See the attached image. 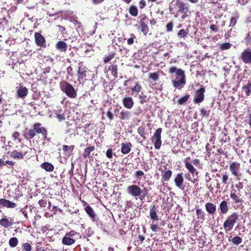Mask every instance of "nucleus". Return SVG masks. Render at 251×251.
Wrapping results in <instances>:
<instances>
[{
    "mask_svg": "<svg viewBox=\"0 0 251 251\" xmlns=\"http://www.w3.org/2000/svg\"><path fill=\"white\" fill-rule=\"evenodd\" d=\"M23 136L25 139L29 141L32 140L34 143L39 144L47 138L48 130L40 123H36L31 128H25Z\"/></svg>",
    "mask_w": 251,
    "mask_h": 251,
    "instance_id": "1",
    "label": "nucleus"
},
{
    "mask_svg": "<svg viewBox=\"0 0 251 251\" xmlns=\"http://www.w3.org/2000/svg\"><path fill=\"white\" fill-rule=\"evenodd\" d=\"M169 10L171 14L177 18L180 14H182L181 18L185 19L189 13V4L181 0H175L169 4Z\"/></svg>",
    "mask_w": 251,
    "mask_h": 251,
    "instance_id": "2",
    "label": "nucleus"
},
{
    "mask_svg": "<svg viewBox=\"0 0 251 251\" xmlns=\"http://www.w3.org/2000/svg\"><path fill=\"white\" fill-rule=\"evenodd\" d=\"M168 72L170 74H176V78L179 80L173 79L172 80V83L173 86L179 90L181 89L186 84V75L185 72L181 69H177L175 66H171L169 68Z\"/></svg>",
    "mask_w": 251,
    "mask_h": 251,
    "instance_id": "3",
    "label": "nucleus"
},
{
    "mask_svg": "<svg viewBox=\"0 0 251 251\" xmlns=\"http://www.w3.org/2000/svg\"><path fill=\"white\" fill-rule=\"evenodd\" d=\"M94 74L92 71L89 70L86 66L82 64V63H78L77 70V80L84 81L91 79L93 77Z\"/></svg>",
    "mask_w": 251,
    "mask_h": 251,
    "instance_id": "4",
    "label": "nucleus"
},
{
    "mask_svg": "<svg viewBox=\"0 0 251 251\" xmlns=\"http://www.w3.org/2000/svg\"><path fill=\"white\" fill-rule=\"evenodd\" d=\"M127 193L134 197L140 196V199L142 200L148 195V191L146 188L143 190L138 185L132 184L127 187Z\"/></svg>",
    "mask_w": 251,
    "mask_h": 251,
    "instance_id": "5",
    "label": "nucleus"
},
{
    "mask_svg": "<svg viewBox=\"0 0 251 251\" xmlns=\"http://www.w3.org/2000/svg\"><path fill=\"white\" fill-rule=\"evenodd\" d=\"M61 91L69 98L74 99L77 96V93L74 87L66 81H62L59 83Z\"/></svg>",
    "mask_w": 251,
    "mask_h": 251,
    "instance_id": "6",
    "label": "nucleus"
},
{
    "mask_svg": "<svg viewBox=\"0 0 251 251\" xmlns=\"http://www.w3.org/2000/svg\"><path fill=\"white\" fill-rule=\"evenodd\" d=\"M162 132V129L161 128H157L152 136L151 138V140L154 143V148L158 150L160 148L162 144L161 141V133Z\"/></svg>",
    "mask_w": 251,
    "mask_h": 251,
    "instance_id": "7",
    "label": "nucleus"
},
{
    "mask_svg": "<svg viewBox=\"0 0 251 251\" xmlns=\"http://www.w3.org/2000/svg\"><path fill=\"white\" fill-rule=\"evenodd\" d=\"M240 59L245 64H251V49L247 48L241 53Z\"/></svg>",
    "mask_w": 251,
    "mask_h": 251,
    "instance_id": "8",
    "label": "nucleus"
},
{
    "mask_svg": "<svg viewBox=\"0 0 251 251\" xmlns=\"http://www.w3.org/2000/svg\"><path fill=\"white\" fill-rule=\"evenodd\" d=\"M205 91V88L202 85L196 91L194 98V102L195 103H200L203 101L204 99Z\"/></svg>",
    "mask_w": 251,
    "mask_h": 251,
    "instance_id": "9",
    "label": "nucleus"
},
{
    "mask_svg": "<svg viewBox=\"0 0 251 251\" xmlns=\"http://www.w3.org/2000/svg\"><path fill=\"white\" fill-rule=\"evenodd\" d=\"M240 164L236 161L231 162L229 165V171L233 176L239 177L241 176L240 172Z\"/></svg>",
    "mask_w": 251,
    "mask_h": 251,
    "instance_id": "10",
    "label": "nucleus"
},
{
    "mask_svg": "<svg viewBox=\"0 0 251 251\" xmlns=\"http://www.w3.org/2000/svg\"><path fill=\"white\" fill-rule=\"evenodd\" d=\"M28 93V90L26 87L22 85L16 87V97L17 99H25Z\"/></svg>",
    "mask_w": 251,
    "mask_h": 251,
    "instance_id": "11",
    "label": "nucleus"
},
{
    "mask_svg": "<svg viewBox=\"0 0 251 251\" xmlns=\"http://www.w3.org/2000/svg\"><path fill=\"white\" fill-rule=\"evenodd\" d=\"M53 117L58 122H62L66 119V114L64 111L60 108H57L54 110L53 112Z\"/></svg>",
    "mask_w": 251,
    "mask_h": 251,
    "instance_id": "12",
    "label": "nucleus"
},
{
    "mask_svg": "<svg viewBox=\"0 0 251 251\" xmlns=\"http://www.w3.org/2000/svg\"><path fill=\"white\" fill-rule=\"evenodd\" d=\"M35 41L36 45L40 47H46V40L44 36L39 32L34 33Z\"/></svg>",
    "mask_w": 251,
    "mask_h": 251,
    "instance_id": "13",
    "label": "nucleus"
},
{
    "mask_svg": "<svg viewBox=\"0 0 251 251\" xmlns=\"http://www.w3.org/2000/svg\"><path fill=\"white\" fill-rule=\"evenodd\" d=\"M122 103L124 107L127 109L132 108L134 104L133 99L129 96L124 97L122 99Z\"/></svg>",
    "mask_w": 251,
    "mask_h": 251,
    "instance_id": "14",
    "label": "nucleus"
},
{
    "mask_svg": "<svg viewBox=\"0 0 251 251\" xmlns=\"http://www.w3.org/2000/svg\"><path fill=\"white\" fill-rule=\"evenodd\" d=\"M147 19L146 16L142 18L139 21L140 28L141 31L143 33L144 35H146L149 32V28L147 25V23H146L144 21Z\"/></svg>",
    "mask_w": 251,
    "mask_h": 251,
    "instance_id": "15",
    "label": "nucleus"
},
{
    "mask_svg": "<svg viewBox=\"0 0 251 251\" xmlns=\"http://www.w3.org/2000/svg\"><path fill=\"white\" fill-rule=\"evenodd\" d=\"M174 181L177 187L181 189L184 188V178L182 173H178L177 174L175 178Z\"/></svg>",
    "mask_w": 251,
    "mask_h": 251,
    "instance_id": "16",
    "label": "nucleus"
},
{
    "mask_svg": "<svg viewBox=\"0 0 251 251\" xmlns=\"http://www.w3.org/2000/svg\"><path fill=\"white\" fill-rule=\"evenodd\" d=\"M0 205L7 208H14L17 206V204L5 199H0Z\"/></svg>",
    "mask_w": 251,
    "mask_h": 251,
    "instance_id": "17",
    "label": "nucleus"
},
{
    "mask_svg": "<svg viewBox=\"0 0 251 251\" xmlns=\"http://www.w3.org/2000/svg\"><path fill=\"white\" fill-rule=\"evenodd\" d=\"M190 159V158L188 157L184 160V163L185 167L192 175H193L195 173L197 174L198 172H197L196 169L194 167L192 164L188 160V159Z\"/></svg>",
    "mask_w": 251,
    "mask_h": 251,
    "instance_id": "18",
    "label": "nucleus"
},
{
    "mask_svg": "<svg viewBox=\"0 0 251 251\" xmlns=\"http://www.w3.org/2000/svg\"><path fill=\"white\" fill-rule=\"evenodd\" d=\"M132 144L130 142L122 143L121 144V152L123 154L128 153L131 150Z\"/></svg>",
    "mask_w": 251,
    "mask_h": 251,
    "instance_id": "19",
    "label": "nucleus"
},
{
    "mask_svg": "<svg viewBox=\"0 0 251 251\" xmlns=\"http://www.w3.org/2000/svg\"><path fill=\"white\" fill-rule=\"evenodd\" d=\"M205 208L206 211L210 215H213L216 211V205L212 202H207L205 204Z\"/></svg>",
    "mask_w": 251,
    "mask_h": 251,
    "instance_id": "20",
    "label": "nucleus"
},
{
    "mask_svg": "<svg viewBox=\"0 0 251 251\" xmlns=\"http://www.w3.org/2000/svg\"><path fill=\"white\" fill-rule=\"evenodd\" d=\"M131 116V114L130 112L125 109H123L121 111L118 118L121 120L126 121L130 119Z\"/></svg>",
    "mask_w": 251,
    "mask_h": 251,
    "instance_id": "21",
    "label": "nucleus"
},
{
    "mask_svg": "<svg viewBox=\"0 0 251 251\" xmlns=\"http://www.w3.org/2000/svg\"><path fill=\"white\" fill-rule=\"evenodd\" d=\"M55 47L57 50L61 52H65L67 50L68 46L65 42L59 41L56 43Z\"/></svg>",
    "mask_w": 251,
    "mask_h": 251,
    "instance_id": "22",
    "label": "nucleus"
},
{
    "mask_svg": "<svg viewBox=\"0 0 251 251\" xmlns=\"http://www.w3.org/2000/svg\"><path fill=\"white\" fill-rule=\"evenodd\" d=\"M142 89V87L139 82L137 81L135 83V85L133 87H131L130 88L131 95H134L135 94L137 95L141 91Z\"/></svg>",
    "mask_w": 251,
    "mask_h": 251,
    "instance_id": "23",
    "label": "nucleus"
},
{
    "mask_svg": "<svg viewBox=\"0 0 251 251\" xmlns=\"http://www.w3.org/2000/svg\"><path fill=\"white\" fill-rule=\"evenodd\" d=\"M219 209L221 213L223 214H226L228 211L227 202L226 201H223L220 204Z\"/></svg>",
    "mask_w": 251,
    "mask_h": 251,
    "instance_id": "24",
    "label": "nucleus"
},
{
    "mask_svg": "<svg viewBox=\"0 0 251 251\" xmlns=\"http://www.w3.org/2000/svg\"><path fill=\"white\" fill-rule=\"evenodd\" d=\"M128 11L129 14L132 17H137L138 15V9L135 5H130L129 7Z\"/></svg>",
    "mask_w": 251,
    "mask_h": 251,
    "instance_id": "25",
    "label": "nucleus"
},
{
    "mask_svg": "<svg viewBox=\"0 0 251 251\" xmlns=\"http://www.w3.org/2000/svg\"><path fill=\"white\" fill-rule=\"evenodd\" d=\"M94 146H89L85 149H84L83 153V157L84 158H90V153L91 152L95 150Z\"/></svg>",
    "mask_w": 251,
    "mask_h": 251,
    "instance_id": "26",
    "label": "nucleus"
},
{
    "mask_svg": "<svg viewBox=\"0 0 251 251\" xmlns=\"http://www.w3.org/2000/svg\"><path fill=\"white\" fill-rule=\"evenodd\" d=\"M75 240L65 234L62 239V244L65 245H71L75 242Z\"/></svg>",
    "mask_w": 251,
    "mask_h": 251,
    "instance_id": "27",
    "label": "nucleus"
},
{
    "mask_svg": "<svg viewBox=\"0 0 251 251\" xmlns=\"http://www.w3.org/2000/svg\"><path fill=\"white\" fill-rule=\"evenodd\" d=\"M163 174L162 175V181H168L171 177L172 175V171L171 170L162 171Z\"/></svg>",
    "mask_w": 251,
    "mask_h": 251,
    "instance_id": "28",
    "label": "nucleus"
},
{
    "mask_svg": "<svg viewBox=\"0 0 251 251\" xmlns=\"http://www.w3.org/2000/svg\"><path fill=\"white\" fill-rule=\"evenodd\" d=\"M158 212L157 207L155 205L152 206L150 210V214L152 220H158L157 212Z\"/></svg>",
    "mask_w": 251,
    "mask_h": 251,
    "instance_id": "29",
    "label": "nucleus"
},
{
    "mask_svg": "<svg viewBox=\"0 0 251 251\" xmlns=\"http://www.w3.org/2000/svg\"><path fill=\"white\" fill-rule=\"evenodd\" d=\"M41 167L42 169H45L47 172H52L54 170L53 165L48 162H45L42 163L41 165Z\"/></svg>",
    "mask_w": 251,
    "mask_h": 251,
    "instance_id": "30",
    "label": "nucleus"
},
{
    "mask_svg": "<svg viewBox=\"0 0 251 251\" xmlns=\"http://www.w3.org/2000/svg\"><path fill=\"white\" fill-rule=\"evenodd\" d=\"M84 209L90 218L93 219L95 218L96 215L94 212V210L90 206L88 205L84 208Z\"/></svg>",
    "mask_w": 251,
    "mask_h": 251,
    "instance_id": "31",
    "label": "nucleus"
},
{
    "mask_svg": "<svg viewBox=\"0 0 251 251\" xmlns=\"http://www.w3.org/2000/svg\"><path fill=\"white\" fill-rule=\"evenodd\" d=\"M242 89L247 96H250L251 94V81L249 80L248 83L243 86Z\"/></svg>",
    "mask_w": 251,
    "mask_h": 251,
    "instance_id": "32",
    "label": "nucleus"
},
{
    "mask_svg": "<svg viewBox=\"0 0 251 251\" xmlns=\"http://www.w3.org/2000/svg\"><path fill=\"white\" fill-rule=\"evenodd\" d=\"M108 69L111 71V75L115 77H118V66L112 64L109 66Z\"/></svg>",
    "mask_w": 251,
    "mask_h": 251,
    "instance_id": "33",
    "label": "nucleus"
},
{
    "mask_svg": "<svg viewBox=\"0 0 251 251\" xmlns=\"http://www.w3.org/2000/svg\"><path fill=\"white\" fill-rule=\"evenodd\" d=\"M236 221H225L224 224V226L226 230L230 231L234 225Z\"/></svg>",
    "mask_w": 251,
    "mask_h": 251,
    "instance_id": "34",
    "label": "nucleus"
},
{
    "mask_svg": "<svg viewBox=\"0 0 251 251\" xmlns=\"http://www.w3.org/2000/svg\"><path fill=\"white\" fill-rule=\"evenodd\" d=\"M11 157L14 159H23V153L18 152L17 151L14 150L11 154Z\"/></svg>",
    "mask_w": 251,
    "mask_h": 251,
    "instance_id": "35",
    "label": "nucleus"
},
{
    "mask_svg": "<svg viewBox=\"0 0 251 251\" xmlns=\"http://www.w3.org/2000/svg\"><path fill=\"white\" fill-rule=\"evenodd\" d=\"M137 132L141 137L143 138V140H145L147 138V132L145 131V127L144 126H139L138 128Z\"/></svg>",
    "mask_w": 251,
    "mask_h": 251,
    "instance_id": "36",
    "label": "nucleus"
},
{
    "mask_svg": "<svg viewBox=\"0 0 251 251\" xmlns=\"http://www.w3.org/2000/svg\"><path fill=\"white\" fill-rule=\"evenodd\" d=\"M230 197L234 203L242 202V199L235 193H231L230 194Z\"/></svg>",
    "mask_w": 251,
    "mask_h": 251,
    "instance_id": "37",
    "label": "nucleus"
},
{
    "mask_svg": "<svg viewBox=\"0 0 251 251\" xmlns=\"http://www.w3.org/2000/svg\"><path fill=\"white\" fill-rule=\"evenodd\" d=\"M75 149L74 145L71 146H67V145H63L62 147V150L65 152H67L69 154H71L74 151Z\"/></svg>",
    "mask_w": 251,
    "mask_h": 251,
    "instance_id": "38",
    "label": "nucleus"
},
{
    "mask_svg": "<svg viewBox=\"0 0 251 251\" xmlns=\"http://www.w3.org/2000/svg\"><path fill=\"white\" fill-rule=\"evenodd\" d=\"M38 203L41 208H44L47 205V197H44L42 199L38 200Z\"/></svg>",
    "mask_w": 251,
    "mask_h": 251,
    "instance_id": "39",
    "label": "nucleus"
},
{
    "mask_svg": "<svg viewBox=\"0 0 251 251\" xmlns=\"http://www.w3.org/2000/svg\"><path fill=\"white\" fill-rule=\"evenodd\" d=\"M139 99L140 100V103L141 104H143L149 100L147 96L145 95L143 93H142L141 95H139Z\"/></svg>",
    "mask_w": 251,
    "mask_h": 251,
    "instance_id": "40",
    "label": "nucleus"
},
{
    "mask_svg": "<svg viewBox=\"0 0 251 251\" xmlns=\"http://www.w3.org/2000/svg\"><path fill=\"white\" fill-rule=\"evenodd\" d=\"M18 244V240L16 237H12L9 240V245L12 248H14Z\"/></svg>",
    "mask_w": 251,
    "mask_h": 251,
    "instance_id": "41",
    "label": "nucleus"
},
{
    "mask_svg": "<svg viewBox=\"0 0 251 251\" xmlns=\"http://www.w3.org/2000/svg\"><path fill=\"white\" fill-rule=\"evenodd\" d=\"M149 77L152 79L154 81H156L159 79V74L158 72L150 73Z\"/></svg>",
    "mask_w": 251,
    "mask_h": 251,
    "instance_id": "42",
    "label": "nucleus"
},
{
    "mask_svg": "<svg viewBox=\"0 0 251 251\" xmlns=\"http://www.w3.org/2000/svg\"><path fill=\"white\" fill-rule=\"evenodd\" d=\"M189 98H190V95L188 94L186 95L185 96H184L183 97H181L178 100V101H177L178 104L179 105H182V104H184L185 103H186L187 102V101L189 100Z\"/></svg>",
    "mask_w": 251,
    "mask_h": 251,
    "instance_id": "43",
    "label": "nucleus"
},
{
    "mask_svg": "<svg viewBox=\"0 0 251 251\" xmlns=\"http://www.w3.org/2000/svg\"><path fill=\"white\" fill-rule=\"evenodd\" d=\"M232 46V44L229 43H224L222 44L219 49L221 50H225L229 49Z\"/></svg>",
    "mask_w": 251,
    "mask_h": 251,
    "instance_id": "44",
    "label": "nucleus"
},
{
    "mask_svg": "<svg viewBox=\"0 0 251 251\" xmlns=\"http://www.w3.org/2000/svg\"><path fill=\"white\" fill-rule=\"evenodd\" d=\"M220 138H221V141L224 142H228L230 140V138L229 136H227V134L226 133L223 132V131L220 132Z\"/></svg>",
    "mask_w": 251,
    "mask_h": 251,
    "instance_id": "45",
    "label": "nucleus"
},
{
    "mask_svg": "<svg viewBox=\"0 0 251 251\" xmlns=\"http://www.w3.org/2000/svg\"><path fill=\"white\" fill-rule=\"evenodd\" d=\"M116 55V53L115 52H112L109 54L108 55L104 57L103 58V62L104 63H107L109 62L110 61H111L112 59L114 58Z\"/></svg>",
    "mask_w": 251,
    "mask_h": 251,
    "instance_id": "46",
    "label": "nucleus"
},
{
    "mask_svg": "<svg viewBox=\"0 0 251 251\" xmlns=\"http://www.w3.org/2000/svg\"><path fill=\"white\" fill-rule=\"evenodd\" d=\"M188 34V30H185L184 29H180L177 33V36L178 37L184 38Z\"/></svg>",
    "mask_w": 251,
    "mask_h": 251,
    "instance_id": "47",
    "label": "nucleus"
},
{
    "mask_svg": "<svg viewBox=\"0 0 251 251\" xmlns=\"http://www.w3.org/2000/svg\"><path fill=\"white\" fill-rule=\"evenodd\" d=\"M200 115L202 117H208L210 113V111L209 110H207L204 108H202L200 109Z\"/></svg>",
    "mask_w": 251,
    "mask_h": 251,
    "instance_id": "48",
    "label": "nucleus"
},
{
    "mask_svg": "<svg viewBox=\"0 0 251 251\" xmlns=\"http://www.w3.org/2000/svg\"><path fill=\"white\" fill-rule=\"evenodd\" d=\"M242 241V238L238 236L234 237L232 239V242L235 245H239L240 243H241Z\"/></svg>",
    "mask_w": 251,
    "mask_h": 251,
    "instance_id": "49",
    "label": "nucleus"
},
{
    "mask_svg": "<svg viewBox=\"0 0 251 251\" xmlns=\"http://www.w3.org/2000/svg\"><path fill=\"white\" fill-rule=\"evenodd\" d=\"M13 224L11 221H0V225L4 227L10 226Z\"/></svg>",
    "mask_w": 251,
    "mask_h": 251,
    "instance_id": "50",
    "label": "nucleus"
},
{
    "mask_svg": "<svg viewBox=\"0 0 251 251\" xmlns=\"http://www.w3.org/2000/svg\"><path fill=\"white\" fill-rule=\"evenodd\" d=\"M12 137L14 140H17L18 142H21V139L20 138V133L18 131H15L13 133Z\"/></svg>",
    "mask_w": 251,
    "mask_h": 251,
    "instance_id": "51",
    "label": "nucleus"
},
{
    "mask_svg": "<svg viewBox=\"0 0 251 251\" xmlns=\"http://www.w3.org/2000/svg\"><path fill=\"white\" fill-rule=\"evenodd\" d=\"M196 215L197 216V218L198 219H203L204 217V213L202 211V210L200 209H198L196 210Z\"/></svg>",
    "mask_w": 251,
    "mask_h": 251,
    "instance_id": "52",
    "label": "nucleus"
},
{
    "mask_svg": "<svg viewBox=\"0 0 251 251\" xmlns=\"http://www.w3.org/2000/svg\"><path fill=\"white\" fill-rule=\"evenodd\" d=\"M32 152V149L30 148H27V150L23 153V158L25 157L26 158H29L31 155L30 153Z\"/></svg>",
    "mask_w": 251,
    "mask_h": 251,
    "instance_id": "53",
    "label": "nucleus"
},
{
    "mask_svg": "<svg viewBox=\"0 0 251 251\" xmlns=\"http://www.w3.org/2000/svg\"><path fill=\"white\" fill-rule=\"evenodd\" d=\"M174 25V23L172 21L167 23L166 25V30L167 32H171L173 31V27Z\"/></svg>",
    "mask_w": 251,
    "mask_h": 251,
    "instance_id": "54",
    "label": "nucleus"
},
{
    "mask_svg": "<svg viewBox=\"0 0 251 251\" xmlns=\"http://www.w3.org/2000/svg\"><path fill=\"white\" fill-rule=\"evenodd\" d=\"M113 155H115V153H113L112 149L111 148L108 149L106 152V157L109 159H111L113 157Z\"/></svg>",
    "mask_w": 251,
    "mask_h": 251,
    "instance_id": "55",
    "label": "nucleus"
},
{
    "mask_svg": "<svg viewBox=\"0 0 251 251\" xmlns=\"http://www.w3.org/2000/svg\"><path fill=\"white\" fill-rule=\"evenodd\" d=\"M153 223L154 222L151 224V228L153 231L157 232L160 230V227L159 225L155 224Z\"/></svg>",
    "mask_w": 251,
    "mask_h": 251,
    "instance_id": "56",
    "label": "nucleus"
},
{
    "mask_svg": "<svg viewBox=\"0 0 251 251\" xmlns=\"http://www.w3.org/2000/svg\"><path fill=\"white\" fill-rule=\"evenodd\" d=\"M245 43L246 45H249L250 43H251V35H250V32H248L246 34V37L244 39Z\"/></svg>",
    "mask_w": 251,
    "mask_h": 251,
    "instance_id": "57",
    "label": "nucleus"
},
{
    "mask_svg": "<svg viewBox=\"0 0 251 251\" xmlns=\"http://www.w3.org/2000/svg\"><path fill=\"white\" fill-rule=\"evenodd\" d=\"M67 72L68 75H69L71 77H74V75H75L74 71V69L71 65L69 66L67 68Z\"/></svg>",
    "mask_w": 251,
    "mask_h": 251,
    "instance_id": "58",
    "label": "nucleus"
},
{
    "mask_svg": "<svg viewBox=\"0 0 251 251\" xmlns=\"http://www.w3.org/2000/svg\"><path fill=\"white\" fill-rule=\"evenodd\" d=\"M23 250L25 251H30L32 249L31 246L27 243H24L23 245Z\"/></svg>",
    "mask_w": 251,
    "mask_h": 251,
    "instance_id": "59",
    "label": "nucleus"
},
{
    "mask_svg": "<svg viewBox=\"0 0 251 251\" xmlns=\"http://www.w3.org/2000/svg\"><path fill=\"white\" fill-rule=\"evenodd\" d=\"M136 38L135 35L134 34H131V37L127 40V44L129 45H131L134 43V39Z\"/></svg>",
    "mask_w": 251,
    "mask_h": 251,
    "instance_id": "60",
    "label": "nucleus"
},
{
    "mask_svg": "<svg viewBox=\"0 0 251 251\" xmlns=\"http://www.w3.org/2000/svg\"><path fill=\"white\" fill-rule=\"evenodd\" d=\"M237 23V18L236 17H232L230 19L229 26L233 27Z\"/></svg>",
    "mask_w": 251,
    "mask_h": 251,
    "instance_id": "61",
    "label": "nucleus"
},
{
    "mask_svg": "<svg viewBox=\"0 0 251 251\" xmlns=\"http://www.w3.org/2000/svg\"><path fill=\"white\" fill-rule=\"evenodd\" d=\"M146 2L145 0H140L139 2V8L142 9L146 6Z\"/></svg>",
    "mask_w": 251,
    "mask_h": 251,
    "instance_id": "62",
    "label": "nucleus"
},
{
    "mask_svg": "<svg viewBox=\"0 0 251 251\" xmlns=\"http://www.w3.org/2000/svg\"><path fill=\"white\" fill-rule=\"evenodd\" d=\"M106 115L107 118L111 121L114 119V115L112 111H111V108L107 112Z\"/></svg>",
    "mask_w": 251,
    "mask_h": 251,
    "instance_id": "63",
    "label": "nucleus"
},
{
    "mask_svg": "<svg viewBox=\"0 0 251 251\" xmlns=\"http://www.w3.org/2000/svg\"><path fill=\"white\" fill-rule=\"evenodd\" d=\"M144 175V172L141 170H138V171H136L135 173V176L139 178L140 180V177H141Z\"/></svg>",
    "mask_w": 251,
    "mask_h": 251,
    "instance_id": "64",
    "label": "nucleus"
}]
</instances>
